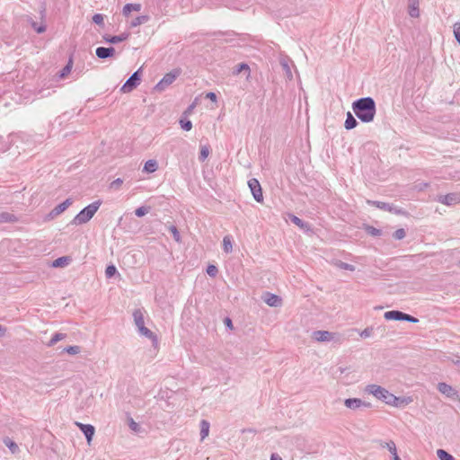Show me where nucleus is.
I'll return each instance as SVG.
<instances>
[{
    "label": "nucleus",
    "mask_w": 460,
    "mask_h": 460,
    "mask_svg": "<svg viewBox=\"0 0 460 460\" xmlns=\"http://www.w3.org/2000/svg\"><path fill=\"white\" fill-rule=\"evenodd\" d=\"M149 212V208L140 207L135 210V214L137 217H141Z\"/></svg>",
    "instance_id": "43"
},
{
    "label": "nucleus",
    "mask_w": 460,
    "mask_h": 460,
    "mask_svg": "<svg viewBox=\"0 0 460 460\" xmlns=\"http://www.w3.org/2000/svg\"><path fill=\"white\" fill-rule=\"evenodd\" d=\"M262 300L271 307H279L282 305L281 297L269 292L262 295Z\"/></svg>",
    "instance_id": "12"
},
{
    "label": "nucleus",
    "mask_w": 460,
    "mask_h": 460,
    "mask_svg": "<svg viewBox=\"0 0 460 460\" xmlns=\"http://www.w3.org/2000/svg\"><path fill=\"white\" fill-rule=\"evenodd\" d=\"M458 266H460V261H459V262H458Z\"/></svg>",
    "instance_id": "62"
},
{
    "label": "nucleus",
    "mask_w": 460,
    "mask_h": 460,
    "mask_svg": "<svg viewBox=\"0 0 460 460\" xmlns=\"http://www.w3.org/2000/svg\"><path fill=\"white\" fill-rule=\"evenodd\" d=\"M383 447L389 450V452L393 455V458L395 457V456H398L396 446L394 441L386 442Z\"/></svg>",
    "instance_id": "33"
},
{
    "label": "nucleus",
    "mask_w": 460,
    "mask_h": 460,
    "mask_svg": "<svg viewBox=\"0 0 460 460\" xmlns=\"http://www.w3.org/2000/svg\"><path fill=\"white\" fill-rule=\"evenodd\" d=\"M452 362H453L455 365L460 366V357H456V358H453V359H452Z\"/></svg>",
    "instance_id": "58"
},
{
    "label": "nucleus",
    "mask_w": 460,
    "mask_h": 460,
    "mask_svg": "<svg viewBox=\"0 0 460 460\" xmlns=\"http://www.w3.org/2000/svg\"><path fill=\"white\" fill-rule=\"evenodd\" d=\"M209 422L203 420L200 422V439L204 440L209 434Z\"/></svg>",
    "instance_id": "26"
},
{
    "label": "nucleus",
    "mask_w": 460,
    "mask_h": 460,
    "mask_svg": "<svg viewBox=\"0 0 460 460\" xmlns=\"http://www.w3.org/2000/svg\"><path fill=\"white\" fill-rule=\"evenodd\" d=\"M248 186L251 190V192L257 202L263 201V195L261 184L257 179H251L248 181Z\"/></svg>",
    "instance_id": "8"
},
{
    "label": "nucleus",
    "mask_w": 460,
    "mask_h": 460,
    "mask_svg": "<svg viewBox=\"0 0 460 460\" xmlns=\"http://www.w3.org/2000/svg\"><path fill=\"white\" fill-rule=\"evenodd\" d=\"M406 234H405V231L404 229L402 228H400V229H397L394 233V237L397 240H402L405 237Z\"/></svg>",
    "instance_id": "46"
},
{
    "label": "nucleus",
    "mask_w": 460,
    "mask_h": 460,
    "mask_svg": "<svg viewBox=\"0 0 460 460\" xmlns=\"http://www.w3.org/2000/svg\"><path fill=\"white\" fill-rule=\"evenodd\" d=\"M225 323H226L228 327L232 328V322H231V320H230L229 318H226V319L225 320Z\"/></svg>",
    "instance_id": "59"
},
{
    "label": "nucleus",
    "mask_w": 460,
    "mask_h": 460,
    "mask_svg": "<svg viewBox=\"0 0 460 460\" xmlns=\"http://www.w3.org/2000/svg\"><path fill=\"white\" fill-rule=\"evenodd\" d=\"M34 28H35V30H36V31H37L38 33H42V32H44V31H45V27H44V26H40V27H38V28H36V27L34 26Z\"/></svg>",
    "instance_id": "57"
},
{
    "label": "nucleus",
    "mask_w": 460,
    "mask_h": 460,
    "mask_svg": "<svg viewBox=\"0 0 460 460\" xmlns=\"http://www.w3.org/2000/svg\"><path fill=\"white\" fill-rule=\"evenodd\" d=\"M394 460H402L399 456H395V457H394Z\"/></svg>",
    "instance_id": "61"
},
{
    "label": "nucleus",
    "mask_w": 460,
    "mask_h": 460,
    "mask_svg": "<svg viewBox=\"0 0 460 460\" xmlns=\"http://www.w3.org/2000/svg\"><path fill=\"white\" fill-rule=\"evenodd\" d=\"M169 229H170V232L172 234V236H173L174 240L177 243H180L181 242V235H180L179 231L177 230V228L174 226H170Z\"/></svg>",
    "instance_id": "45"
},
{
    "label": "nucleus",
    "mask_w": 460,
    "mask_h": 460,
    "mask_svg": "<svg viewBox=\"0 0 460 460\" xmlns=\"http://www.w3.org/2000/svg\"><path fill=\"white\" fill-rule=\"evenodd\" d=\"M438 390L448 398H454L456 395L455 389L446 383H438Z\"/></svg>",
    "instance_id": "14"
},
{
    "label": "nucleus",
    "mask_w": 460,
    "mask_h": 460,
    "mask_svg": "<svg viewBox=\"0 0 460 460\" xmlns=\"http://www.w3.org/2000/svg\"><path fill=\"white\" fill-rule=\"evenodd\" d=\"M352 110L362 122L369 123L376 116V102L371 97L360 98L352 103Z\"/></svg>",
    "instance_id": "2"
},
{
    "label": "nucleus",
    "mask_w": 460,
    "mask_h": 460,
    "mask_svg": "<svg viewBox=\"0 0 460 460\" xmlns=\"http://www.w3.org/2000/svg\"><path fill=\"white\" fill-rule=\"evenodd\" d=\"M139 70L135 72L123 84L121 87V91L124 93H128L132 91L139 83Z\"/></svg>",
    "instance_id": "11"
},
{
    "label": "nucleus",
    "mask_w": 460,
    "mask_h": 460,
    "mask_svg": "<svg viewBox=\"0 0 460 460\" xmlns=\"http://www.w3.org/2000/svg\"><path fill=\"white\" fill-rule=\"evenodd\" d=\"M141 4H127L124 5L122 9V14L126 17H128L131 12H139L141 10Z\"/></svg>",
    "instance_id": "20"
},
{
    "label": "nucleus",
    "mask_w": 460,
    "mask_h": 460,
    "mask_svg": "<svg viewBox=\"0 0 460 460\" xmlns=\"http://www.w3.org/2000/svg\"><path fill=\"white\" fill-rule=\"evenodd\" d=\"M128 424L129 429L135 432L139 433L141 431V427L138 423H137L132 418H129L128 420Z\"/></svg>",
    "instance_id": "32"
},
{
    "label": "nucleus",
    "mask_w": 460,
    "mask_h": 460,
    "mask_svg": "<svg viewBox=\"0 0 460 460\" xmlns=\"http://www.w3.org/2000/svg\"><path fill=\"white\" fill-rule=\"evenodd\" d=\"M122 183H123V181L120 178H118L111 183V189H119Z\"/></svg>",
    "instance_id": "51"
},
{
    "label": "nucleus",
    "mask_w": 460,
    "mask_h": 460,
    "mask_svg": "<svg viewBox=\"0 0 460 460\" xmlns=\"http://www.w3.org/2000/svg\"><path fill=\"white\" fill-rule=\"evenodd\" d=\"M344 405L352 411H358L362 408H370L371 403L361 400L360 398H348L344 400Z\"/></svg>",
    "instance_id": "7"
},
{
    "label": "nucleus",
    "mask_w": 460,
    "mask_h": 460,
    "mask_svg": "<svg viewBox=\"0 0 460 460\" xmlns=\"http://www.w3.org/2000/svg\"><path fill=\"white\" fill-rule=\"evenodd\" d=\"M391 213L396 214V215H403L406 216L407 213L402 210V208H399L392 204V210H388Z\"/></svg>",
    "instance_id": "50"
},
{
    "label": "nucleus",
    "mask_w": 460,
    "mask_h": 460,
    "mask_svg": "<svg viewBox=\"0 0 460 460\" xmlns=\"http://www.w3.org/2000/svg\"><path fill=\"white\" fill-rule=\"evenodd\" d=\"M128 33L124 32L118 36L104 35L102 38L103 40L107 43L117 44L126 40L128 38Z\"/></svg>",
    "instance_id": "17"
},
{
    "label": "nucleus",
    "mask_w": 460,
    "mask_h": 460,
    "mask_svg": "<svg viewBox=\"0 0 460 460\" xmlns=\"http://www.w3.org/2000/svg\"><path fill=\"white\" fill-rule=\"evenodd\" d=\"M64 351L71 355H75L80 353L81 348L79 346H68L65 348Z\"/></svg>",
    "instance_id": "39"
},
{
    "label": "nucleus",
    "mask_w": 460,
    "mask_h": 460,
    "mask_svg": "<svg viewBox=\"0 0 460 460\" xmlns=\"http://www.w3.org/2000/svg\"><path fill=\"white\" fill-rule=\"evenodd\" d=\"M357 125H358V121L353 117V115L349 111L347 113V118H346V120L344 123L345 128L349 130V129L356 128Z\"/></svg>",
    "instance_id": "24"
},
{
    "label": "nucleus",
    "mask_w": 460,
    "mask_h": 460,
    "mask_svg": "<svg viewBox=\"0 0 460 460\" xmlns=\"http://www.w3.org/2000/svg\"><path fill=\"white\" fill-rule=\"evenodd\" d=\"M181 70L174 69L166 75L160 80V82L155 85V90L158 92L164 91L169 85H171L176 78L180 75Z\"/></svg>",
    "instance_id": "6"
},
{
    "label": "nucleus",
    "mask_w": 460,
    "mask_h": 460,
    "mask_svg": "<svg viewBox=\"0 0 460 460\" xmlns=\"http://www.w3.org/2000/svg\"><path fill=\"white\" fill-rule=\"evenodd\" d=\"M366 230H367V232L369 234L374 235V236H378V235L381 234V231L379 229H377V228L373 227V226H368L366 227Z\"/></svg>",
    "instance_id": "47"
},
{
    "label": "nucleus",
    "mask_w": 460,
    "mask_h": 460,
    "mask_svg": "<svg viewBox=\"0 0 460 460\" xmlns=\"http://www.w3.org/2000/svg\"><path fill=\"white\" fill-rule=\"evenodd\" d=\"M66 338V334L64 333H56L52 338L51 340L49 341V346H53L55 345L58 341L63 340Z\"/></svg>",
    "instance_id": "36"
},
{
    "label": "nucleus",
    "mask_w": 460,
    "mask_h": 460,
    "mask_svg": "<svg viewBox=\"0 0 460 460\" xmlns=\"http://www.w3.org/2000/svg\"><path fill=\"white\" fill-rule=\"evenodd\" d=\"M437 200L447 206H454L460 203V192L439 195Z\"/></svg>",
    "instance_id": "9"
},
{
    "label": "nucleus",
    "mask_w": 460,
    "mask_h": 460,
    "mask_svg": "<svg viewBox=\"0 0 460 460\" xmlns=\"http://www.w3.org/2000/svg\"><path fill=\"white\" fill-rule=\"evenodd\" d=\"M102 202L100 200L94 201L82 209L71 221L72 225L79 226L90 221L94 214L97 212Z\"/></svg>",
    "instance_id": "3"
},
{
    "label": "nucleus",
    "mask_w": 460,
    "mask_h": 460,
    "mask_svg": "<svg viewBox=\"0 0 460 460\" xmlns=\"http://www.w3.org/2000/svg\"><path fill=\"white\" fill-rule=\"evenodd\" d=\"M71 69H72V61L70 60L68 62V64L61 70L60 75H59L60 78L66 77L71 72Z\"/></svg>",
    "instance_id": "40"
},
{
    "label": "nucleus",
    "mask_w": 460,
    "mask_h": 460,
    "mask_svg": "<svg viewBox=\"0 0 460 460\" xmlns=\"http://www.w3.org/2000/svg\"><path fill=\"white\" fill-rule=\"evenodd\" d=\"M11 217H12V216H10L9 214L1 215L2 221H11Z\"/></svg>",
    "instance_id": "55"
},
{
    "label": "nucleus",
    "mask_w": 460,
    "mask_h": 460,
    "mask_svg": "<svg viewBox=\"0 0 460 460\" xmlns=\"http://www.w3.org/2000/svg\"><path fill=\"white\" fill-rule=\"evenodd\" d=\"M5 333V329L3 328L1 325H0V337L4 336Z\"/></svg>",
    "instance_id": "60"
},
{
    "label": "nucleus",
    "mask_w": 460,
    "mask_h": 460,
    "mask_svg": "<svg viewBox=\"0 0 460 460\" xmlns=\"http://www.w3.org/2000/svg\"><path fill=\"white\" fill-rule=\"evenodd\" d=\"M437 456L439 458V460H455L454 456L448 454L444 449H438Z\"/></svg>",
    "instance_id": "31"
},
{
    "label": "nucleus",
    "mask_w": 460,
    "mask_h": 460,
    "mask_svg": "<svg viewBox=\"0 0 460 460\" xmlns=\"http://www.w3.org/2000/svg\"><path fill=\"white\" fill-rule=\"evenodd\" d=\"M4 444L9 447V449L12 451V453H16L19 449L17 444L13 442L10 439H5Z\"/></svg>",
    "instance_id": "41"
},
{
    "label": "nucleus",
    "mask_w": 460,
    "mask_h": 460,
    "mask_svg": "<svg viewBox=\"0 0 460 460\" xmlns=\"http://www.w3.org/2000/svg\"><path fill=\"white\" fill-rule=\"evenodd\" d=\"M209 153H210V148L208 146H207V145L201 146L200 153H199V161H201V162L205 161L208 157Z\"/></svg>",
    "instance_id": "29"
},
{
    "label": "nucleus",
    "mask_w": 460,
    "mask_h": 460,
    "mask_svg": "<svg viewBox=\"0 0 460 460\" xmlns=\"http://www.w3.org/2000/svg\"><path fill=\"white\" fill-rule=\"evenodd\" d=\"M281 64V66L283 68V71L286 75V77L288 79V80H292L293 78V75H292V72H291V68L290 66H288V62L285 61V60H281L280 62Z\"/></svg>",
    "instance_id": "30"
},
{
    "label": "nucleus",
    "mask_w": 460,
    "mask_h": 460,
    "mask_svg": "<svg viewBox=\"0 0 460 460\" xmlns=\"http://www.w3.org/2000/svg\"><path fill=\"white\" fill-rule=\"evenodd\" d=\"M403 321H407V322H410V323H418L419 320L410 314H405V316H404V320Z\"/></svg>",
    "instance_id": "53"
},
{
    "label": "nucleus",
    "mask_w": 460,
    "mask_h": 460,
    "mask_svg": "<svg viewBox=\"0 0 460 460\" xmlns=\"http://www.w3.org/2000/svg\"><path fill=\"white\" fill-rule=\"evenodd\" d=\"M93 22L97 24L102 26L104 24V15L102 13H96L93 16Z\"/></svg>",
    "instance_id": "38"
},
{
    "label": "nucleus",
    "mask_w": 460,
    "mask_h": 460,
    "mask_svg": "<svg viewBox=\"0 0 460 460\" xmlns=\"http://www.w3.org/2000/svg\"><path fill=\"white\" fill-rule=\"evenodd\" d=\"M243 71H246L248 73L247 74V78H248L250 76V67L247 64H244V63L239 64L234 70V74L238 75V74L242 73Z\"/></svg>",
    "instance_id": "34"
},
{
    "label": "nucleus",
    "mask_w": 460,
    "mask_h": 460,
    "mask_svg": "<svg viewBox=\"0 0 460 460\" xmlns=\"http://www.w3.org/2000/svg\"><path fill=\"white\" fill-rule=\"evenodd\" d=\"M71 199H66L64 202L60 203L59 205L56 206L48 215V219H54L60 214H62L71 204H72Z\"/></svg>",
    "instance_id": "10"
},
{
    "label": "nucleus",
    "mask_w": 460,
    "mask_h": 460,
    "mask_svg": "<svg viewBox=\"0 0 460 460\" xmlns=\"http://www.w3.org/2000/svg\"><path fill=\"white\" fill-rule=\"evenodd\" d=\"M367 203L372 206H375L382 210H385V211L392 210V204H390V203L375 201V200H367Z\"/></svg>",
    "instance_id": "27"
},
{
    "label": "nucleus",
    "mask_w": 460,
    "mask_h": 460,
    "mask_svg": "<svg viewBox=\"0 0 460 460\" xmlns=\"http://www.w3.org/2000/svg\"><path fill=\"white\" fill-rule=\"evenodd\" d=\"M409 14L411 17H419L420 12H419V1L418 0H411L410 5H409Z\"/></svg>",
    "instance_id": "25"
},
{
    "label": "nucleus",
    "mask_w": 460,
    "mask_h": 460,
    "mask_svg": "<svg viewBox=\"0 0 460 460\" xmlns=\"http://www.w3.org/2000/svg\"><path fill=\"white\" fill-rule=\"evenodd\" d=\"M150 17L148 15H140L136 17L130 22L129 27L135 28L137 26H139L141 24H144L149 21Z\"/></svg>",
    "instance_id": "23"
},
{
    "label": "nucleus",
    "mask_w": 460,
    "mask_h": 460,
    "mask_svg": "<svg viewBox=\"0 0 460 460\" xmlns=\"http://www.w3.org/2000/svg\"><path fill=\"white\" fill-rule=\"evenodd\" d=\"M223 249H224V252L226 253L232 252L233 243H232V237L230 235H226L223 238Z\"/></svg>",
    "instance_id": "28"
},
{
    "label": "nucleus",
    "mask_w": 460,
    "mask_h": 460,
    "mask_svg": "<svg viewBox=\"0 0 460 460\" xmlns=\"http://www.w3.org/2000/svg\"><path fill=\"white\" fill-rule=\"evenodd\" d=\"M270 460H282V458L278 454H272Z\"/></svg>",
    "instance_id": "56"
},
{
    "label": "nucleus",
    "mask_w": 460,
    "mask_h": 460,
    "mask_svg": "<svg viewBox=\"0 0 460 460\" xmlns=\"http://www.w3.org/2000/svg\"><path fill=\"white\" fill-rule=\"evenodd\" d=\"M335 265L340 268V269H342V270H350V271H354L355 270V267L351 264H349V263H346V262H343V261H337L335 262Z\"/></svg>",
    "instance_id": "35"
},
{
    "label": "nucleus",
    "mask_w": 460,
    "mask_h": 460,
    "mask_svg": "<svg viewBox=\"0 0 460 460\" xmlns=\"http://www.w3.org/2000/svg\"><path fill=\"white\" fill-rule=\"evenodd\" d=\"M95 53L99 58L104 59V58L112 57L115 53V49L112 47H111V48L99 47L96 49Z\"/></svg>",
    "instance_id": "16"
},
{
    "label": "nucleus",
    "mask_w": 460,
    "mask_h": 460,
    "mask_svg": "<svg viewBox=\"0 0 460 460\" xmlns=\"http://www.w3.org/2000/svg\"><path fill=\"white\" fill-rule=\"evenodd\" d=\"M336 378L344 385H350L356 382L355 371L350 366H341L337 368Z\"/></svg>",
    "instance_id": "4"
},
{
    "label": "nucleus",
    "mask_w": 460,
    "mask_h": 460,
    "mask_svg": "<svg viewBox=\"0 0 460 460\" xmlns=\"http://www.w3.org/2000/svg\"><path fill=\"white\" fill-rule=\"evenodd\" d=\"M133 319L137 328L145 325L144 312L141 309H136L133 312Z\"/></svg>",
    "instance_id": "21"
},
{
    "label": "nucleus",
    "mask_w": 460,
    "mask_h": 460,
    "mask_svg": "<svg viewBox=\"0 0 460 460\" xmlns=\"http://www.w3.org/2000/svg\"><path fill=\"white\" fill-rule=\"evenodd\" d=\"M72 261L69 256H62L53 261L51 266L54 268H64L68 266Z\"/></svg>",
    "instance_id": "19"
},
{
    "label": "nucleus",
    "mask_w": 460,
    "mask_h": 460,
    "mask_svg": "<svg viewBox=\"0 0 460 460\" xmlns=\"http://www.w3.org/2000/svg\"><path fill=\"white\" fill-rule=\"evenodd\" d=\"M117 272V269L114 265H110L105 270V275L107 278L113 277Z\"/></svg>",
    "instance_id": "42"
},
{
    "label": "nucleus",
    "mask_w": 460,
    "mask_h": 460,
    "mask_svg": "<svg viewBox=\"0 0 460 460\" xmlns=\"http://www.w3.org/2000/svg\"><path fill=\"white\" fill-rule=\"evenodd\" d=\"M365 392L373 395L377 400L384 402L385 404L393 407H403L412 402L411 397L395 396L385 387L375 384L367 385L365 387Z\"/></svg>",
    "instance_id": "1"
},
{
    "label": "nucleus",
    "mask_w": 460,
    "mask_h": 460,
    "mask_svg": "<svg viewBox=\"0 0 460 460\" xmlns=\"http://www.w3.org/2000/svg\"><path fill=\"white\" fill-rule=\"evenodd\" d=\"M217 268L215 266V265H209L208 268H207V273L210 276V277H215L217 274Z\"/></svg>",
    "instance_id": "49"
},
{
    "label": "nucleus",
    "mask_w": 460,
    "mask_h": 460,
    "mask_svg": "<svg viewBox=\"0 0 460 460\" xmlns=\"http://www.w3.org/2000/svg\"><path fill=\"white\" fill-rule=\"evenodd\" d=\"M404 316H405L404 313H402L401 311H396V310L385 312L384 314L385 319H386L388 321H390V320L403 321Z\"/></svg>",
    "instance_id": "18"
},
{
    "label": "nucleus",
    "mask_w": 460,
    "mask_h": 460,
    "mask_svg": "<svg viewBox=\"0 0 460 460\" xmlns=\"http://www.w3.org/2000/svg\"><path fill=\"white\" fill-rule=\"evenodd\" d=\"M312 339L317 342H340L341 335L329 331H314L312 333Z\"/></svg>",
    "instance_id": "5"
},
{
    "label": "nucleus",
    "mask_w": 460,
    "mask_h": 460,
    "mask_svg": "<svg viewBox=\"0 0 460 460\" xmlns=\"http://www.w3.org/2000/svg\"><path fill=\"white\" fill-rule=\"evenodd\" d=\"M206 98H207V99H209V100H210V101H212V102H217V95H216V93H212V92L208 93L206 94Z\"/></svg>",
    "instance_id": "54"
},
{
    "label": "nucleus",
    "mask_w": 460,
    "mask_h": 460,
    "mask_svg": "<svg viewBox=\"0 0 460 460\" xmlns=\"http://www.w3.org/2000/svg\"><path fill=\"white\" fill-rule=\"evenodd\" d=\"M180 124L182 129L190 131L192 128V123L190 120L181 119Z\"/></svg>",
    "instance_id": "44"
},
{
    "label": "nucleus",
    "mask_w": 460,
    "mask_h": 460,
    "mask_svg": "<svg viewBox=\"0 0 460 460\" xmlns=\"http://www.w3.org/2000/svg\"><path fill=\"white\" fill-rule=\"evenodd\" d=\"M76 425L79 427V429L84 434L88 444H90L93 439V437L94 435V432H95L94 427L90 424H83L80 422H76Z\"/></svg>",
    "instance_id": "13"
},
{
    "label": "nucleus",
    "mask_w": 460,
    "mask_h": 460,
    "mask_svg": "<svg viewBox=\"0 0 460 460\" xmlns=\"http://www.w3.org/2000/svg\"><path fill=\"white\" fill-rule=\"evenodd\" d=\"M372 331L371 328H366L360 332V336L362 338H368L372 335Z\"/></svg>",
    "instance_id": "52"
},
{
    "label": "nucleus",
    "mask_w": 460,
    "mask_h": 460,
    "mask_svg": "<svg viewBox=\"0 0 460 460\" xmlns=\"http://www.w3.org/2000/svg\"><path fill=\"white\" fill-rule=\"evenodd\" d=\"M137 331H138L140 335L145 336L147 339L151 340L153 344L155 346H157V344H158L157 337H156V335L152 331H150L145 325L138 327Z\"/></svg>",
    "instance_id": "15"
},
{
    "label": "nucleus",
    "mask_w": 460,
    "mask_h": 460,
    "mask_svg": "<svg viewBox=\"0 0 460 460\" xmlns=\"http://www.w3.org/2000/svg\"><path fill=\"white\" fill-rule=\"evenodd\" d=\"M158 169V164L156 160L150 159L145 163L143 172L147 173L155 172Z\"/></svg>",
    "instance_id": "22"
},
{
    "label": "nucleus",
    "mask_w": 460,
    "mask_h": 460,
    "mask_svg": "<svg viewBox=\"0 0 460 460\" xmlns=\"http://www.w3.org/2000/svg\"><path fill=\"white\" fill-rule=\"evenodd\" d=\"M289 217H290L291 221L298 227L304 229L306 226V225L296 216L289 215Z\"/></svg>",
    "instance_id": "37"
},
{
    "label": "nucleus",
    "mask_w": 460,
    "mask_h": 460,
    "mask_svg": "<svg viewBox=\"0 0 460 460\" xmlns=\"http://www.w3.org/2000/svg\"><path fill=\"white\" fill-rule=\"evenodd\" d=\"M454 34H455L456 40L460 44V22H456L454 25Z\"/></svg>",
    "instance_id": "48"
}]
</instances>
